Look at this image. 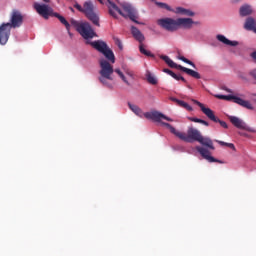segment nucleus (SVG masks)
I'll return each instance as SVG.
<instances>
[{
	"label": "nucleus",
	"mask_w": 256,
	"mask_h": 256,
	"mask_svg": "<svg viewBox=\"0 0 256 256\" xmlns=\"http://www.w3.org/2000/svg\"><path fill=\"white\" fill-rule=\"evenodd\" d=\"M90 45L93 47V49H96V51L102 53V55H104V57L107 59H100V76L98 79L102 85L109 88L113 87L111 83H109V81H113V77L111 76L113 73H117L122 81H124L127 85H131V83L127 81L125 74H123L119 68L113 69V65H111V63H115V54L113 53V50L109 48L107 43L101 40H96L90 42Z\"/></svg>",
	"instance_id": "1"
},
{
	"label": "nucleus",
	"mask_w": 256,
	"mask_h": 256,
	"mask_svg": "<svg viewBox=\"0 0 256 256\" xmlns=\"http://www.w3.org/2000/svg\"><path fill=\"white\" fill-rule=\"evenodd\" d=\"M98 1L101 3V5H106V7H108L109 15H111V17L114 19H117V13H119V15L124 17V19L128 18L130 21H133V23H136L137 25L140 24L139 21H137V19H139V15L137 14V10L135 7H133V5L127 2L120 3V7L123 9V12L115 3L111 2V0Z\"/></svg>",
	"instance_id": "2"
},
{
	"label": "nucleus",
	"mask_w": 256,
	"mask_h": 256,
	"mask_svg": "<svg viewBox=\"0 0 256 256\" xmlns=\"http://www.w3.org/2000/svg\"><path fill=\"white\" fill-rule=\"evenodd\" d=\"M34 9L40 17L43 19H49V17H56L62 23L63 26L66 27L67 31H70L71 24L65 19V17L61 16L59 13L53 11L52 7L48 4H41L39 2L34 3Z\"/></svg>",
	"instance_id": "3"
},
{
	"label": "nucleus",
	"mask_w": 256,
	"mask_h": 256,
	"mask_svg": "<svg viewBox=\"0 0 256 256\" xmlns=\"http://www.w3.org/2000/svg\"><path fill=\"white\" fill-rule=\"evenodd\" d=\"M144 117L146 119H151V121H155L156 123H160L162 125V127H166L167 129H169V131H170V133H172V135H175V137H179V133H180L179 130L175 129V127H173L171 124L161 121V119H165V121L173 122V119H171L168 116H165V114H163L157 110H154L152 112H146L144 114Z\"/></svg>",
	"instance_id": "4"
},
{
	"label": "nucleus",
	"mask_w": 256,
	"mask_h": 256,
	"mask_svg": "<svg viewBox=\"0 0 256 256\" xmlns=\"http://www.w3.org/2000/svg\"><path fill=\"white\" fill-rule=\"evenodd\" d=\"M74 7L77 9V11H80V13H84L87 19L93 23V25H96V27H101V24L99 23V15L95 12L93 2L86 1L83 7L80 4H75Z\"/></svg>",
	"instance_id": "5"
},
{
	"label": "nucleus",
	"mask_w": 256,
	"mask_h": 256,
	"mask_svg": "<svg viewBox=\"0 0 256 256\" xmlns=\"http://www.w3.org/2000/svg\"><path fill=\"white\" fill-rule=\"evenodd\" d=\"M71 25L75 27L76 31L83 37V39H93V37H97V33L91 27V24L88 22H78L76 20H71Z\"/></svg>",
	"instance_id": "6"
},
{
	"label": "nucleus",
	"mask_w": 256,
	"mask_h": 256,
	"mask_svg": "<svg viewBox=\"0 0 256 256\" xmlns=\"http://www.w3.org/2000/svg\"><path fill=\"white\" fill-rule=\"evenodd\" d=\"M192 102L195 105H198V107H200L202 113H204V115H206V117H208V119H210V121H213L214 123H219V125H221L223 127V129H229V125H227V122L219 119L217 116H215V112H213V110H211V108H207L205 107V105L195 99H192Z\"/></svg>",
	"instance_id": "7"
},
{
	"label": "nucleus",
	"mask_w": 256,
	"mask_h": 256,
	"mask_svg": "<svg viewBox=\"0 0 256 256\" xmlns=\"http://www.w3.org/2000/svg\"><path fill=\"white\" fill-rule=\"evenodd\" d=\"M178 139L185 143H193V141L199 142L201 139V132L193 127L188 128L187 134L185 132H179Z\"/></svg>",
	"instance_id": "8"
},
{
	"label": "nucleus",
	"mask_w": 256,
	"mask_h": 256,
	"mask_svg": "<svg viewBox=\"0 0 256 256\" xmlns=\"http://www.w3.org/2000/svg\"><path fill=\"white\" fill-rule=\"evenodd\" d=\"M131 33H132L134 39H136V41H139V43H140V46H139L140 53H142V55H146V57H155V55L153 53H151V51H148L143 46V41H145V36L143 35V33H141L139 31V29L135 26L131 27Z\"/></svg>",
	"instance_id": "9"
},
{
	"label": "nucleus",
	"mask_w": 256,
	"mask_h": 256,
	"mask_svg": "<svg viewBox=\"0 0 256 256\" xmlns=\"http://www.w3.org/2000/svg\"><path fill=\"white\" fill-rule=\"evenodd\" d=\"M24 19L25 16L23 15V13H21V11L17 9H14L10 13L9 22H7L6 24L10 26L11 29H19V27L23 25Z\"/></svg>",
	"instance_id": "10"
},
{
	"label": "nucleus",
	"mask_w": 256,
	"mask_h": 256,
	"mask_svg": "<svg viewBox=\"0 0 256 256\" xmlns=\"http://www.w3.org/2000/svg\"><path fill=\"white\" fill-rule=\"evenodd\" d=\"M216 97L217 99H224L225 101H233V103H236L237 105H240V107H244L245 109H249L250 111H253V109H255L251 102L239 98L235 95H216Z\"/></svg>",
	"instance_id": "11"
},
{
	"label": "nucleus",
	"mask_w": 256,
	"mask_h": 256,
	"mask_svg": "<svg viewBox=\"0 0 256 256\" xmlns=\"http://www.w3.org/2000/svg\"><path fill=\"white\" fill-rule=\"evenodd\" d=\"M228 119L230 123H232V125L236 127V129H242V131H248V133H256L255 128L247 125V123H245V121H243L239 117L229 116Z\"/></svg>",
	"instance_id": "12"
},
{
	"label": "nucleus",
	"mask_w": 256,
	"mask_h": 256,
	"mask_svg": "<svg viewBox=\"0 0 256 256\" xmlns=\"http://www.w3.org/2000/svg\"><path fill=\"white\" fill-rule=\"evenodd\" d=\"M158 25H160L162 29L170 31L171 33L178 31L177 19L175 20L173 18H162L158 20Z\"/></svg>",
	"instance_id": "13"
},
{
	"label": "nucleus",
	"mask_w": 256,
	"mask_h": 256,
	"mask_svg": "<svg viewBox=\"0 0 256 256\" xmlns=\"http://www.w3.org/2000/svg\"><path fill=\"white\" fill-rule=\"evenodd\" d=\"M9 37H11V27L9 24L2 23L0 25V45H7Z\"/></svg>",
	"instance_id": "14"
},
{
	"label": "nucleus",
	"mask_w": 256,
	"mask_h": 256,
	"mask_svg": "<svg viewBox=\"0 0 256 256\" xmlns=\"http://www.w3.org/2000/svg\"><path fill=\"white\" fill-rule=\"evenodd\" d=\"M197 151L209 163H223V161H221L219 159H216L215 157L211 156V152H209V150H207L206 148L197 147Z\"/></svg>",
	"instance_id": "15"
},
{
	"label": "nucleus",
	"mask_w": 256,
	"mask_h": 256,
	"mask_svg": "<svg viewBox=\"0 0 256 256\" xmlns=\"http://www.w3.org/2000/svg\"><path fill=\"white\" fill-rule=\"evenodd\" d=\"M176 21L178 30L193 28V18H177Z\"/></svg>",
	"instance_id": "16"
},
{
	"label": "nucleus",
	"mask_w": 256,
	"mask_h": 256,
	"mask_svg": "<svg viewBox=\"0 0 256 256\" xmlns=\"http://www.w3.org/2000/svg\"><path fill=\"white\" fill-rule=\"evenodd\" d=\"M244 29L256 33V19L251 16L247 17L244 23Z\"/></svg>",
	"instance_id": "17"
},
{
	"label": "nucleus",
	"mask_w": 256,
	"mask_h": 256,
	"mask_svg": "<svg viewBox=\"0 0 256 256\" xmlns=\"http://www.w3.org/2000/svg\"><path fill=\"white\" fill-rule=\"evenodd\" d=\"M216 39H218L220 41V43H223L224 45H229L230 47H237V45H239V42L231 41V40L227 39V37H225L224 35H221V34H218L216 36Z\"/></svg>",
	"instance_id": "18"
},
{
	"label": "nucleus",
	"mask_w": 256,
	"mask_h": 256,
	"mask_svg": "<svg viewBox=\"0 0 256 256\" xmlns=\"http://www.w3.org/2000/svg\"><path fill=\"white\" fill-rule=\"evenodd\" d=\"M239 13L240 17H249V15H253V8L249 4L243 5L240 7Z\"/></svg>",
	"instance_id": "19"
},
{
	"label": "nucleus",
	"mask_w": 256,
	"mask_h": 256,
	"mask_svg": "<svg viewBox=\"0 0 256 256\" xmlns=\"http://www.w3.org/2000/svg\"><path fill=\"white\" fill-rule=\"evenodd\" d=\"M198 143L203 145L204 147H208V149H215V146H213V140L209 137H203V135L200 136Z\"/></svg>",
	"instance_id": "20"
},
{
	"label": "nucleus",
	"mask_w": 256,
	"mask_h": 256,
	"mask_svg": "<svg viewBox=\"0 0 256 256\" xmlns=\"http://www.w3.org/2000/svg\"><path fill=\"white\" fill-rule=\"evenodd\" d=\"M179 70L183 71V73H186L187 75H190V77H194V79H201V74L195 70L186 68L184 66H179Z\"/></svg>",
	"instance_id": "21"
},
{
	"label": "nucleus",
	"mask_w": 256,
	"mask_h": 256,
	"mask_svg": "<svg viewBox=\"0 0 256 256\" xmlns=\"http://www.w3.org/2000/svg\"><path fill=\"white\" fill-rule=\"evenodd\" d=\"M175 13H177V15H185L186 17H195V12L183 7H177Z\"/></svg>",
	"instance_id": "22"
},
{
	"label": "nucleus",
	"mask_w": 256,
	"mask_h": 256,
	"mask_svg": "<svg viewBox=\"0 0 256 256\" xmlns=\"http://www.w3.org/2000/svg\"><path fill=\"white\" fill-rule=\"evenodd\" d=\"M160 59H162V61H164L168 67H171L172 69H179V67H182L181 65L175 63L173 60H171V58H169V56L166 55H160Z\"/></svg>",
	"instance_id": "23"
},
{
	"label": "nucleus",
	"mask_w": 256,
	"mask_h": 256,
	"mask_svg": "<svg viewBox=\"0 0 256 256\" xmlns=\"http://www.w3.org/2000/svg\"><path fill=\"white\" fill-rule=\"evenodd\" d=\"M163 73H167V75H170V77H173L176 81H183V83H187V80L183 76L175 74V72L168 68H164Z\"/></svg>",
	"instance_id": "24"
},
{
	"label": "nucleus",
	"mask_w": 256,
	"mask_h": 256,
	"mask_svg": "<svg viewBox=\"0 0 256 256\" xmlns=\"http://www.w3.org/2000/svg\"><path fill=\"white\" fill-rule=\"evenodd\" d=\"M128 107L131 111H133L135 113V115H137L138 117H145V113H143V110H141V108H139V106L135 105V104H131V102H128Z\"/></svg>",
	"instance_id": "25"
},
{
	"label": "nucleus",
	"mask_w": 256,
	"mask_h": 256,
	"mask_svg": "<svg viewBox=\"0 0 256 256\" xmlns=\"http://www.w3.org/2000/svg\"><path fill=\"white\" fill-rule=\"evenodd\" d=\"M176 101L179 107H183V109H186V111H193V107H191V105H189L187 102L182 100H176Z\"/></svg>",
	"instance_id": "26"
},
{
	"label": "nucleus",
	"mask_w": 256,
	"mask_h": 256,
	"mask_svg": "<svg viewBox=\"0 0 256 256\" xmlns=\"http://www.w3.org/2000/svg\"><path fill=\"white\" fill-rule=\"evenodd\" d=\"M216 143H219V145H222V147H229L233 151H236L235 144L233 143H227L221 140H216Z\"/></svg>",
	"instance_id": "27"
},
{
	"label": "nucleus",
	"mask_w": 256,
	"mask_h": 256,
	"mask_svg": "<svg viewBox=\"0 0 256 256\" xmlns=\"http://www.w3.org/2000/svg\"><path fill=\"white\" fill-rule=\"evenodd\" d=\"M178 59H179L180 61H183V63H187V65H191V67H194V68H195V63H193V61H191V60L185 58L184 56L179 55V56H178Z\"/></svg>",
	"instance_id": "28"
},
{
	"label": "nucleus",
	"mask_w": 256,
	"mask_h": 256,
	"mask_svg": "<svg viewBox=\"0 0 256 256\" xmlns=\"http://www.w3.org/2000/svg\"><path fill=\"white\" fill-rule=\"evenodd\" d=\"M147 81H148V83H150L151 85H157V79H156L153 75H151V74H149V75L147 76Z\"/></svg>",
	"instance_id": "29"
},
{
	"label": "nucleus",
	"mask_w": 256,
	"mask_h": 256,
	"mask_svg": "<svg viewBox=\"0 0 256 256\" xmlns=\"http://www.w3.org/2000/svg\"><path fill=\"white\" fill-rule=\"evenodd\" d=\"M157 5L161 7L162 9H167V11H171V8L166 3L158 2Z\"/></svg>",
	"instance_id": "30"
},
{
	"label": "nucleus",
	"mask_w": 256,
	"mask_h": 256,
	"mask_svg": "<svg viewBox=\"0 0 256 256\" xmlns=\"http://www.w3.org/2000/svg\"><path fill=\"white\" fill-rule=\"evenodd\" d=\"M189 121H192L193 123H201L202 119L195 118V117H188Z\"/></svg>",
	"instance_id": "31"
},
{
	"label": "nucleus",
	"mask_w": 256,
	"mask_h": 256,
	"mask_svg": "<svg viewBox=\"0 0 256 256\" xmlns=\"http://www.w3.org/2000/svg\"><path fill=\"white\" fill-rule=\"evenodd\" d=\"M116 45L118 46L119 49H123V43H121V40L116 39Z\"/></svg>",
	"instance_id": "32"
},
{
	"label": "nucleus",
	"mask_w": 256,
	"mask_h": 256,
	"mask_svg": "<svg viewBox=\"0 0 256 256\" xmlns=\"http://www.w3.org/2000/svg\"><path fill=\"white\" fill-rule=\"evenodd\" d=\"M250 75H251V77H253V79L256 80V69L252 70V71L250 72Z\"/></svg>",
	"instance_id": "33"
},
{
	"label": "nucleus",
	"mask_w": 256,
	"mask_h": 256,
	"mask_svg": "<svg viewBox=\"0 0 256 256\" xmlns=\"http://www.w3.org/2000/svg\"><path fill=\"white\" fill-rule=\"evenodd\" d=\"M200 124L201 125H205V127H209V122H207V121H205L203 119L200 121Z\"/></svg>",
	"instance_id": "34"
},
{
	"label": "nucleus",
	"mask_w": 256,
	"mask_h": 256,
	"mask_svg": "<svg viewBox=\"0 0 256 256\" xmlns=\"http://www.w3.org/2000/svg\"><path fill=\"white\" fill-rule=\"evenodd\" d=\"M193 25H201V22H199V21H193Z\"/></svg>",
	"instance_id": "35"
},
{
	"label": "nucleus",
	"mask_w": 256,
	"mask_h": 256,
	"mask_svg": "<svg viewBox=\"0 0 256 256\" xmlns=\"http://www.w3.org/2000/svg\"><path fill=\"white\" fill-rule=\"evenodd\" d=\"M224 91H227V93H232L231 89L224 88Z\"/></svg>",
	"instance_id": "36"
},
{
	"label": "nucleus",
	"mask_w": 256,
	"mask_h": 256,
	"mask_svg": "<svg viewBox=\"0 0 256 256\" xmlns=\"http://www.w3.org/2000/svg\"><path fill=\"white\" fill-rule=\"evenodd\" d=\"M44 3H50L51 0H42Z\"/></svg>",
	"instance_id": "37"
},
{
	"label": "nucleus",
	"mask_w": 256,
	"mask_h": 256,
	"mask_svg": "<svg viewBox=\"0 0 256 256\" xmlns=\"http://www.w3.org/2000/svg\"><path fill=\"white\" fill-rule=\"evenodd\" d=\"M172 100H173L175 103H177V101H179V99H177V98H172Z\"/></svg>",
	"instance_id": "38"
},
{
	"label": "nucleus",
	"mask_w": 256,
	"mask_h": 256,
	"mask_svg": "<svg viewBox=\"0 0 256 256\" xmlns=\"http://www.w3.org/2000/svg\"><path fill=\"white\" fill-rule=\"evenodd\" d=\"M127 75H129L130 77H133V74H131V73H129V72H127Z\"/></svg>",
	"instance_id": "39"
},
{
	"label": "nucleus",
	"mask_w": 256,
	"mask_h": 256,
	"mask_svg": "<svg viewBox=\"0 0 256 256\" xmlns=\"http://www.w3.org/2000/svg\"><path fill=\"white\" fill-rule=\"evenodd\" d=\"M188 89H191V86L190 85H187Z\"/></svg>",
	"instance_id": "40"
},
{
	"label": "nucleus",
	"mask_w": 256,
	"mask_h": 256,
	"mask_svg": "<svg viewBox=\"0 0 256 256\" xmlns=\"http://www.w3.org/2000/svg\"><path fill=\"white\" fill-rule=\"evenodd\" d=\"M235 1H241V0H235Z\"/></svg>",
	"instance_id": "41"
}]
</instances>
